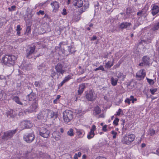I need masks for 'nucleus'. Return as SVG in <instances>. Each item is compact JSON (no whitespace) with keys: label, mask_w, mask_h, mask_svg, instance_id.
Wrapping results in <instances>:
<instances>
[{"label":"nucleus","mask_w":159,"mask_h":159,"mask_svg":"<svg viewBox=\"0 0 159 159\" xmlns=\"http://www.w3.org/2000/svg\"><path fill=\"white\" fill-rule=\"evenodd\" d=\"M52 8V11L54 12H56L58 10L59 7V2L57 1H54L51 3Z\"/></svg>","instance_id":"13"},{"label":"nucleus","mask_w":159,"mask_h":159,"mask_svg":"<svg viewBox=\"0 0 159 159\" xmlns=\"http://www.w3.org/2000/svg\"><path fill=\"white\" fill-rule=\"evenodd\" d=\"M26 98L29 101H33L36 98V95L34 93L31 92L27 96Z\"/></svg>","instance_id":"17"},{"label":"nucleus","mask_w":159,"mask_h":159,"mask_svg":"<svg viewBox=\"0 0 159 159\" xmlns=\"http://www.w3.org/2000/svg\"><path fill=\"white\" fill-rule=\"evenodd\" d=\"M118 81V79L117 78H114L113 77H112L111 79V84L113 86H115L117 85V83Z\"/></svg>","instance_id":"24"},{"label":"nucleus","mask_w":159,"mask_h":159,"mask_svg":"<svg viewBox=\"0 0 159 159\" xmlns=\"http://www.w3.org/2000/svg\"><path fill=\"white\" fill-rule=\"evenodd\" d=\"M12 99L17 103L21 105H23V103L20 102V98L18 97H13L12 98Z\"/></svg>","instance_id":"23"},{"label":"nucleus","mask_w":159,"mask_h":159,"mask_svg":"<svg viewBox=\"0 0 159 159\" xmlns=\"http://www.w3.org/2000/svg\"><path fill=\"white\" fill-rule=\"evenodd\" d=\"M131 101H132V102L133 103L134 102V101H136L137 100V99L136 98H134V96H131L130 97V99H129Z\"/></svg>","instance_id":"48"},{"label":"nucleus","mask_w":159,"mask_h":159,"mask_svg":"<svg viewBox=\"0 0 159 159\" xmlns=\"http://www.w3.org/2000/svg\"><path fill=\"white\" fill-rule=\"evenodd\" d=\"M73 116V113L71 111L66 110L63 113V120L65 122H70L72 119Z\"/></svg>","instance_id":"2"},{"label":"nucleus","mask_w":159,"mask_h":159,"mask_svg":"<svg viewBox=\"0 0 159 159\" xmlns=\"http://www.w3.org/2000/svg\"><path fill=\"white\" fill-rule=\"evenodd\" d=\"M0 80L3 81L5 83H6V78L4 76L0 75Z\"/></svg>","instance_id":"40"},{"label":"nucleus","mask_w":159,"mask_h":159,"mask_svg":"<svg viewBox=\"0 0 159 159\" xmlns=\"http://www.w3.org/2000/svg\"><path fill=\"white\" fill-rule=\"evenodd\" d=\"M44 14V11L42 10H40L39 12H38L36 13V14L38 15H39L40 14L43 15Z\"/></svg>","instance_id":"45"},{"label":"nucleus","mask_w":159,"mask_h":159,"mask_svg":"<svg viewBox=\"0 0 159 159\" xmlns=\"http://www.w3.org/2000/svg\"><path fill=\"white\" fill-rule=\"evenodd\" d=\"M159 28V22L157 24V25H154L153 27L152 28V30H157Z\"/></svg>","instance_id":"38"},{"label":"nucleus","mask_w":159,"mask_h":159,"mask_svg":"<svg viewBox=\"0 0 159 159\" xmlns=\"http://www.w3.org/2000/svg\"><path fill=\"white\" fill-rule=\"evenodd\" d=\"M46 114L47 115V117L48 116V115L51 118H57L58 116V114L57 112H54L52 111L46 109Z\"/></svg>","instance_id":"10"},{"label":"nucleus","mask_w":159,"mask_h":159,"mask_svg":"<svg viewBox=\"0 0 159 159\" xmlns=\"http://www.w3.org/2000/svg\"><path fill=\"white\" fill-rule=\"evenodd\" d=\"M143 10L142 9V11H139L137 13V15L139 17H140L144 14V13H143Z\"/></svg>","instance_id":"39"},{"label":"nucleus","mask_w":159,"mask_h":159,"mask_svg":"<svg viewBox=\"0 0 159 159\" xmlns=\"http://www.w3.org/2000/svg\"><path fill=\"white\" fill-rule=\"evenodd\" d=\"M61 14L63 15H66L67 14L66 10L65 8H64L63 9Z\"/></svg>","instance_id":"46"},{"label":"nucleus","mask_w":159,"mask_h":159,"mask_svg":"<svg viewBox=\"0 0 159 159\" xmlns=\"http://www.w3.org/2000/svg\"><path fill=\"white\" fill-rule=\"evenodd\" d=\"M89 7V4L88 3H86V4L84 5L81 9L82 12H83L86 9L88 8Z\"/></svg>","instance_id":"31"},{"label":"nucleus","mask_w":159,"mask_h":159,"mask_svg":"<svg viewBox=\"0 0 159 159\" xmlns=\"http://www.w3.org/2000/svg\"><path fill=\"white\" fill-rule=\"evenodd\" d=\"M59 133H57V132H54L52 134V137L56 141H58L60 139V136Z\"/></svg>","instance_id":"21"},{"label":"nucleus","mask_w":159,"mask_h":159,"mask_svg":"<svg viewBox=\"0 0 159 159\" xmlns=\"http://www.w3.org/2000/svg\"><path fill=\"white\" fill-rule=\"evenodd\" d=\"M111 65V61H109L107 62V63L106 64V66L107 68H110L111 66H110Z\"/></svg>","instance_id":"47"},{"label":"nucleus","mask_w":159,"mask_h":159,"mask_svg":"<svg viewBox=\"0 0 159 159\" xmlns=\"http://www.w3.org/2000/svg\"><path fill=\"white\" fill-rule=\"evenodd\" d=\"M35 135L33 132L27 133L24 135L23 136V140L27 143H30L34 139Z\"/></svg>","instance_id":"5"},{"label":"nucleus","mask_w":159,"mask_h":159,"mask_svg":"<svg viewBox=\"0 0 159 159\" xmlns=\"http://www.w3.org/2000/svg\"><path fill=\"white\" fill-rule=\"evenodd\" d=\"M145 76V72L144 70H140L136 74V78L139 80L143 79Z\"/></svg>","instance_id":"11"},{"label":"nucleus","mask_w":159,"mask_h":159,"mask_svg":"<svg viewBox=\"0 0 159 159\" xmlns=\"http://www.w3.org/2000/svg\"><path fill=\"white\" fill-rule=\"evenodd\" d=\"M119 119L118 118H116L113 121V124L115 125H117L118 124V122L119 121Z\"/></svg>","instance_id":"37"},{"label":"nucleus","mask_w":159,"mask_h":159,"mask_svg":"<svg viewBox=\"0 0 159 159\" xmlns=\"http://www.w3.org/2000/svg\"><path fill=\"white\" fill-rule=\"evenodd\" d=\"M76 133L77 135L80 138H82L83 136V131L80 129H76Z\"/></svg>","instance_id":"28"},{"label":"nucleus","mask_w":159,"mask_h":159,"mask_svg":"<svg viewBox=\"0 0 159 159\" xmlns=\"http://www.w3.org/2000/svg\"><path fill=\"white\" fill-rule=\"evenodd\" d=\"M74 159H78V157H77V153H75V155L74 157Z\"/></svg>","instance_id":"61"},{"label":"nucleus","mask_w":159,"mask_h":159,"mask_svg":"<svg viewBox=\"0 0 159 159\" xmlns=\"http://www.w3.org/2000/svg\"><path fill=\"white\" fill-rule=\"evenodd\" d=\"M149 58L147 56H144L143 58L144 64L148 65Z\"/></svg>","instance_id":"26"},{"label":"nucleus","mask_w":159,"mask_h":159,"mask_svg":"<svg viewBox=\"0 0 159 159\" xmlns=\"http://www.w3.org/2000/svg\"><path fill=\"white\" fill-rule=\"evenodd\" d=\"M151 11L152 14L153 16H154L159 11V7L156 5L153 6Z\"/></svg>","instance_id":"18"},{"label":"nucleus","mask_w":159,"mask_h":159,"mask_svg":"<svg viewBox=\"0 0 159 159\" xmlns=\"http://www.w3.org/2000/svg\"><path fill=\"white\" fill-rule=\"evenodd\" d=\"M74 2L75 5L79 7H81L83 3V1L81 0H75Z\"/></svg>","instance_id":"20"},{"label":"nucleus","mask_w":159,"mask_h":159,"mask_svg":"<svg viewBox=\"0 0 159 159\" xmlns=\"http://www.w3.org/2000/svg\"><path fill=\"white\" fill-rule=\"evenodd\" d=\"M56 74V72H55L54 71L52 70V71L51 73V76L52 77H53V76H55Z\"/></svg>","instance_id":"51"},{"label":"nucleus","mask_w":159,"mask_h":159,"mask_svg":"<svg viewBox=\"0 0 159 159\" xmlns=\"http://www.w3.org/2000/svg\"><path fill=\"white\" fill-rule=\"evenodd\" d=\"M155 134V131L154 129H152L150 130V135H152Z\"/></svg>","instance_id":"42"},{"label":"nucleus","mask_w":159,"mask_h":159,"mask_svg":"<svg viewBox=\"0 0 159 159\" xmlns=\"http://www.w3.org/2000/svg\"><path fill=\"white\" fill-rule=\"evenodd\" d=\"M35 47L33 46V47H30L29 48L26 50V57L29 58L32 57V54L34 53Z\"/></svg>","instance_id":"8"},{"label":"nucleus","mask_w":159,"mask_h":159,"mask_svg":"<svg viewBox=\"0 0 159 159\" xmlns=\"http://www.w3.org/2000/svg\"><path fill=\"white\" fill-rule=\"evenodd\" d=\"M62 44V42H61L59 44V46L58 47H57L58 48H59V49H61V46Z\"/></svg>","instance_id":"59"},{"label":"nucleus","mask_w":159,"mask_h":159,"mask_svg":"<svg viewBox=\"0 0 159 159\" xmlns=\"http://www.w3.org/2000/svg\"><path fill=\"white\" fill-rule=\"evenodd\" d=\"M85 97L88 101H93L96 99L97 94L94 90H91L86 93Z\"/></svg>","instance_id":"4"},{"label":"nucleus","mask_w":159,"mask_h":159,"mask_svg":"<svg viewBox=\"0 0 159 159\" xmlns=\"http://www.w3.org/2000/svg\"><path fill=\"white\" fill-rule=\"evenodd\" d=\"M85 87V85L84 83L82 84L79 85L78 92V94L81 95L83 93Z\"/></svg>","instance_id":"19"},{"label":"nucleus","mask_w":159,"mask_h":159,"mask_svg":"<svg viewBox=\"0 0 159 159\" xmlns=\"http://www.w3.org/2000/svg\"><path fill=\"white\" fill-rule=\"evenodd\" d=\"M21 29L20 25H18L17 26L16 31H20Z\"/></svg>","instance_id":"55"},{"label":"nucleus","mask_w":159,"mask_h":159,"mask_svg":"<svg viewBox=\"0 0 159 159\" xmlns=\"http://www.w3.org/2000/svg\"><path fill=\"white\" fill-rule=\"evenodd\" d=\"M150 98L152 100H153L154 99L157 98V97L156 96L155 97H154L152 96H150Z\"/></svg>","instance_id":"62"},{"label":"nucleus","mask_w":159,"mask_h":159,"mask_svg":"<svg viewBox=\"0 0 159 159\" xmlns=\"http://www.w3.org/2000/svg\"><path fill=\"white\" fill-rule=\"evenodd\" d=\"M38 69L39 70H46V66L44 64H42L38 66Z\"/></svg>","instance_id":"29"},{"label":"nucleus","mask_w":159,"mask_h":159,"mask_svg":"<svg viewBox=\"0 0 159 159\" xmlns=\"http://www.w3.org/2000/svg\"><path fill=\"white\" fill-rule=\"evenodd\" d=\"M99 70H101L102 71H104L105 70L103 66L102 65L98 67L97 68L94 70L95 71H97Z\"/></svg>","instance_id":"34"},{"label":"nucleus","mask_w":159,"mask_h":159,"mask_svg":"<svg viewBox=\"0 0 159 159\" xmlns=\"http://www.w3.org/2000/svg\"><path fill=\"white\" fill-rule=\"evenodd\" d=\"M144 93L146 95L147 98H148V91L146 89H145L143 91Z\"/></svg>","instance_id":"44"},{"label":"nucleus","mask_w":159,"mask_h":159,"mask_svg":"<svg viewBox=\"0 0 159 159\" xmlns=\"http://www.w3.org/2000/svg\"><path fill=\"white\" fill-rule=\"evenodd\" d=\"M122 112V110L120 109H119L118 110V111L116 112V114H115V115L116 116H119L121 112Z\"/></svg>","instance_id":"49"},{"label":"nucleus","mask_w":159,"mask_h":159,"mask_svg":"<svg viewBox=\"0 0 159 159\" xmlns=\"http://www.w3.org/2000/svg\"><path fill=\"white\" fill-rule=\"evenodd\" d=\"M71 79V76L70 75H68L66 77L64 80H63L65 82H67L70 79Z\"/></svg>","instance_id":"35"},{"label":"nucleus","mask_w":159,"mask_h":159,"mask_svg":"<svg viewBox=\"0 0 159 159\" xmlns=\"http://www.w3.org/2000/svg\"><path fill=\"white\" fill-rule=\"evenodd\" d=\"M31 107H32V108H31V111H34L36 109V108L38 107V104L36 102H35L32 104Z\"/></svg>","instance_id":"30"},{"label":"nucleus","mask_w":159,"mask_h":159,"mask_svg":"<svg viewBox=\"0 0 159 159\" xmlns=\"http://www.w3.org/2000/svg\"><path fill=\"white\" fill-rule=\"evenodd\" d=\"M50 131L46 128L42 127L40 129L39 135L44 138H48L50 135Z\"/></svg>","instance_id":"6"},{"label":"nucleus","mask_w":159,"mask_h":159,"mask_svg":"<svg viewBox=\"0 0 159 159\" xmlns=\"http://www.w3.org/2000/svg\"><path fill=\"white\" fill-rule=\"evenodd\" d=\"M16 58L13 55H6L2 58L3 63L9 66L13 65Z\"/></svg>","instance_id":"1"},{"label":"nucleus","mask_w":159,"mask_h":159,"mask_svg":"<svg viewBox=\"0 0 159 159\" xmlns=\"http://www.w3.org/2000/svg\"><path fill=\"white\" fill-rule=\"evenodd\" d=\"M16 8V6L15 5L12 6L11 7H9L8 10L10 11H12L15 10Z\"/></svg>","instance_id":"36"},{"label":"nucleus","mask_w":159,"mask_h":159,"mask_svg":"<svg viewBox=\"0 0 159 159\" xmlns=\"http://www.w3.org/2000/svg\"><path fill=\"white\" fill-rule=\"evenodd\" d=\"M65 81L63 80L62 82H61L59 84V86H60L61 87V86H62V85H63V84L65 83Z\"/></svg>","instance_id":"56"},{"label":"nucleus","mask_w":159,"mask_h":159,"mask_svg":"<svg viewBox=\"0 0 159 159\" xmlns=\"http://www.w3.org/2000/svg\"><path fill=\"white\" fill-rule=\"evenodd\" d=\"M55 68L56 71V72L59 74L63 75L66 71L65 68L62 65L61 63H58L55 66Z\"/></svg>","instance_id":"7"},{"label":"nucleus","mask_w":159,"mask_h":159,"mask_svg":"<svg viewBox=\"0 0 159 159\" xmlns=\"http://www.w3.org/2000/svg\"><path fill=\"white\" fill-rule=\"evenodd\" d=\"M47 118L46 110L40 111L38 114L37 118L38 119H42L44 118Z\"/></svg>","instance_id":"15"},{"label":"nucleus","mask_w":159,"mask_h":159,"mask_svg":"<svg viewBox=\"0 0 159 159\" xmlns=\"http://www.w3.org/2000/svg\"><path fill=\"white\" fill-rule=\"evenodd\" d=\"M68 51L70 52L71 53H74L76 51L75 48L72 46H68Z\"/></svg>","instance_id":"27"},{"label":"nucleus","mask_w":159,"mask_h":159,"mask_svg":"<svg viewBox=\"0 0 159 159\" xmlns=\"http://www.w3.org/2000/svg\"><path fill=\"white\" fill-rule=\"evenodd\" d=\"M77 154V156H78V157H80L81 156V153L80 152H78Z\"/></svg>","instance_id":"63"},{"label":"nucleus","mask_w":159,"mask_h":159,"mask_svg":"<svg viewBox=\"0 0 159 159\" xmlns=\"http://www.w3.org/2000/svg\"><path fill=\"white\" fill-rule=\"evenodd\" d=\"M131 25V23L127 22H124L122 23L119 25V27L121 29H127L129 30L130 26Z\"/></svg>","instance_id":"14"},{"label":"nucleus","mask_w":159,"mask_h":159,"mask_svg":"<svg viewBox=\"0 0 159 159\" xmlns=\"http://www.w3.org/2000/svg\"><path fill=\"white\" fill-rule=\"evenodd\" d=\"M96 129V126L94 125L92 126V128L91 129L90 132L88 134L87 138L89 139H90L94 137L95 135L94 131Z\"/></svg>","instance_id":"16"},{"label":"nucleus","mask_w":159,"mask_h":159,"mask_svg":"<svg viewBox=\"0 0 159 159\" xmlns=\"http://www.w3.org/2000/svg\"><path fill=\"white\" fill-rule=\"evenodd\" d=\"M111 133L113 135V138L114 139H115L116 138V135H117V133L114 131H112L111 132Z\"/></svg>","instance_id":"41"},{"label":"nucleus","mask_w":159,"mask_h":159,"mask_svg":"<svg viewBox=\"0 0 159 159\" xmlns=\"http://www.w3.org/2000/svg\"><path fill=\"white\" fill-rule=\"evenodd\" d=\"M97 37L95 35H93L91 39V41H94L97 39Z\"/></svg>","instance_id":"53"},{"label":"nucleus","mask_w":159,"mask_h":159,"mask_svg":"<svg viewBox=\"0 0 159 159\" xmlns=\"http://www.w3.org/2000/svg\"><path fill=\"white\" fill-rule=\"evenodd\" d=\"M67 134L70 136H72L74 135V133L73 132V129L70 128L69 130L67 132Z\"/></svg>","instance_id":"32"},{"label":"nucleus","mask_w":159,"mask_h":159,"mask_svg":"<svg viewBox=\"0 0 159 159\" xmlns=\"http://www.w3.org/2000/svg\"><path fill=\"white\" fill-rule=\"evenodd\" d=\"M30 30H31L30 27L28 26L27 27L26 31L25 32V33L26 34L27 33L28 34H29L30 32Z\"/></svg>","instance_id":"43"},{"label":"nucleus","mask_w":159,"mask_h":159,"mask_svg":"<svg viewBox=\"0 0 159 159\" xmlns=\"http://www.w3.org/2000/svg\"><path fill=\"white\" fill-rule=\"evenodd\" d=\"M96 159H106V158L103 157H97Z\"/></svg>","instance_id":"60"},{"label":"nucleus","mask_w":159,"mask_h":159,"mask_svg":"<svg viewBox=\"0 0 159 159\" xmlns=\"http://www.w3.org/2000/svg\"><path fill=\"white\" fill-rule=\"evenodd\" d=\"M34 85L36 87H38L39 86V82L36 81L34 83Z\"/></svg>","instance_id":"58"},{"label":"nucleus","mask_w":159,"mask_h":159,"mask_svg":"<svg viewBox=\"0 0 159 159\" xmlns=\"http://www.w3.org/2000/svg\"><path fill=\"white\" fill-rule=\"evenodd\" d=\"M130 100L129 99V98H127L125 100V102L126 103H127L128 104H130Z\"/></svg>","instance_id":"52"},{"label":"nucleus","mask_w":159,"mask_h":159,"mask_svg":"<svg viewBox=\"0 0 159 159\" xmlns=\"http://www.w3.org/2000/svg\"><path fill=\"white\" fill-rule=\"evenodd\" d=\"M135 136L133 134H126L123 137L122 142L124 143L129 144L134 139Z\"/></svg>","instance_id":"3"},{"label":"nucleus","mask_w":159,"mask_h":159,"mask_svg":"<svg viewBox=\"0 0 159 159\" xmlns=\"http://www.w3.org/2000/svg\"><path fill=\"white\" fill-rule=\"evenodd\" d=\"M16 132V130L7 132L4 133L3 138L7 140L12 137Z\"/></svg>","instance_id":"9"},{"label":"nucleus","mask_w":159,"mask_h":159,"mask_svg":"<svg viewBox=\"0 0 159 159\" xmlns=\"http://www.w3.org/2000/svg\"><path fill=\"white\" fill-rule=\"evenodd\" d=\"M82 112L81 109H78L75 110V113L77 114H80Z\"/></svg>","instance_id":"50"},{"label":"nucleus","mask_w":159,"mask_h":159,"mask_svg":"<svg viewBox=\"0 0 159 159\" xmlns=\"http://www.w3.org/2000/svg\"><path fill=\"white\" fill-rule=\"evenodd\" d=\"M6 98V93L3 91L0 92V100H5Z\"/></svg>","instance_id":"22"},{"label":"nucleus","mask_w":159,"mask_h":159,"mask_svg":"<svg viewBox=\"0 0 159 159\" xmlns=\"http://www.w3.org/2000/svg\"><path fill=\"white\" fill-rule=\"evenodd\" d=\"M101 110L98 106H97L94 108L93 113L96 115L99 114L101 112Z\"/></svg>","instance_id":"25"},{"label":"nucleus","mask_w":159,"mask_h":159,"mask_svg":"<svg viewBox=\"0 0 159 159\" xmlns=\"http://www.w3.org/2000/svg\"><path fill=\"white\" fill-rule=\"evenodd\" d=\"M154 83V80L150 79V84L152 85Z\"/></svg>","instance_id":"57"},{"label":"nucleus","mask_w":159,"mask_h":159,"mask_svg":"<svg viewBox=\"0 0 159 159\" xmlns=\"http://www.w3.org/2000/svg\"><path fill=\"white\" fill-rule=\"evenodd\" d=\"M86 156L85 155H84L82 156V159H85L86 158Z\"/></svg>","instance_id":"64"},{"label":"nucleus","mask_w":159,"mask_h":159,"mask_svg":"<svg viewBox=\"0 0 159 159\" xmlns=\"http://www.w3.org/2000/svg\"><path fill=\"white\" fill-rule=\"evenodd\" d=\"M157 91V88L151 89H150V91L152 95L155 94Z\"/></svg>","instance_id":"33"},{"label":"nucleus","mask_w":159,"mask_h":159,"mask_svg":"<svg viewBox=\"0 0 159 159\" xmlns=\"http://www.w3.org/2000/svg\"><path fill=\"white\" fill-rule=\"evenodd\" d=\"M32 125L30 121H23L21 122L20 126L23 129L25 128H29L32 126Z\"/></svg>","instance_id":"12"},{"label":"nucleus","mask_w":159,"mask_h":159,"mask_svg":"<svg viewBox=\"0 0 159 159\" xmlns=\"http://www.w3.org/2000/svg\"><path fill=\"white\" fill-rule=\"evenodd\" d=\"M107 125H104L102 127V130L104 131H106L107 130Z\"/></svg>","instance_id":"54"}]
</instances>
